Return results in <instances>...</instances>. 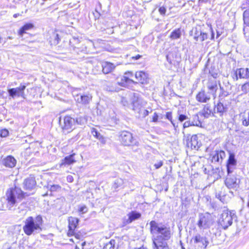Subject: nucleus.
Returning <instances> with one entry per match:
<instances>
[{"instance_id":"obj_1","label":"nucleus","mask_w":249,"mask_h":249,"mask_svg":"<svg viewBox=\"0 0 249 249\" xmlns=\"http://www.w3.org/2000/svg\"><path fill=\"white\" fill-rule=\"evenodd\" d=\"M150 232L153 235L152 242H166L171 237L170 228L152 220L150 222Z\"/></svg>"},{"instance_id":"obj_2","label":"nucleus","mask_w":249,"mask_h":249,"mask_svg":"<svg viewBox=\"0 0 249 249\" xmlns=\"http://www.w3.org/2000/svg\"><path fill=\"white\" fill-rule=\"evenodd\" d=\"M43 220L41 216L37 215L35 218L32 216L27 217L24 221L23 230L27 235L39 233L42 231Z\"/></svg>"},{"instance_id":"obj_3","label":"nucleus","mask_w":249,"mask_h":249,"mask_svg":"<svg viewBox=\"0 0 249 249\" xmlns=\"http://www.w3.org/2000/svg\"><path fill=\"white\" fill-rule=\"evenodd\" d=\"M29 195L27 193L23 192L19 187L15 186L14 188H11L6 193L7 204L5 206H8L7 208L10 210Z\"/></svg>"},{"instance_id":"obj_4","label":"nucleus","mask_w":249,"mask_h":249,"mask_svg":"<svg viewBox=\"0 0 249 249\" xmlns=\"http://www.w3.org/2000/svg\"><path fill=\"white\" fill-rule=\"evenodd\" d=\"M132 109L135 111L136 116L138 118H144L149 114V111L143 107L142 100L138 97V94L134 93L132 99Z\"/></svg>"},{"instance_id":"obj_5","label":"nucleus","mask_w":249,"mask_h":249,"mask_svg":"<svg viewBox=\"0 0 249 249\" xmlns=\"http://www.w3.org/2000/svg\"><path fill=\"white\" fill-rule=\"evenodd\" d=\"M233 216H235L234 213L227 210L224 211L221 214L218 223L223 229L226 230L232 224Z\"/></svg>"},{"instance_id":"obj_6","label":"nucleus","mask_w":249,"mask_h":249,"mask_svg":"<svg viewBox=\"0 0 249 249\" xmlns=\"http://www.w3.org/2000/svg\"><path fill=\"white\" fill-rule=\"evenodd\" d=\"M233 172H227V176L225 180V184L229 189L236 190L239 187L240 179L237 178Z\"/></svg>"},{"instance_id":"obj_7","label":"nucleus","mask_w":249,"mask_h":249,"mask_svg":"<svg viewBox=\"0 0 249 249\" xmlns=\"http://www.w3.org/2000/svg\"><path fill=\"white\" fill-rule=\"evenodd\" d=\"M120 141L125 146H129L136 144V140L133 138L132 134L127 131L120 132L119 136Z\"/></svg>"},{"instance_id":"obj_8","label":"nucleus","mask_w":249,"mask_h":249,"mask_svg":"<svg viewBox=\"0 0 249 249\" xmlns=\"http://www.w3.org/2000/svg\"><path fill=\"white\" fill-rule=\"evenodd\" d=\"M213 223L212 216L209 213H205L200 216L197 225L199 228L206 229L209 228Z\"/></svg>"},{"instance_id":"obj_9","label":"nucleus","mask_w":249,"mask_h":249,"mask_svg":"<svg viewBox=\"0 0 249 249\" xmlns=\"http://www.w3.org/2000/svg\"><path fill=\"white\" fill-rule=\"evenodd\" d=\"M192 240L194 241L195 249H205L209 244L206 238L200 234L196 235Z\"/></svg>"},{"instance_id":"obj_10","label":"nucleus","mask_w":249,"mask_h":249,"mask_svg":"<svg viewBox=\"0 0 249 249\" xmlns=\"http://www.w3.org/2000/svg\"><path fill=\"white\" fill-rule=\"evenodd\" d=\"M26 87L25 85H20L19 87L10 89L8 90V94L12 98H14L16 96H20L25 98L24 90Z\"/></svg>"},{"instance_id":"obj_11","label":"nucleus","mask_w":249,"mask_h":249,"mask_svg":"<svg viewBox=\"0 0 249 249\" xmlns=\"http://www.w3.org/2000/svg\"><path fill=\"white\" fill-rule=\"evenodd\" d=\"M69 231L68 235L69 236H72L75 233V230L77 227L79 219L74 217H69L68 218Z\"/></svg>"},{"instance_id":"obj_12","label":"nucleus","mask_w":249,"mask_h":249,"mask_svg":"<svg viewBox=\"0 0 249 249\" xmlns=\"http://www.w3.org/2000/svg\"><path fill=\"white\" fill-rule=\"evenodd\" d=\"M92 96L89 93L80 94L76 96L75 99L77 103L84 105H87L91 101Z\"/></svg>"},{"instance_id":"obj_13","label":"nucleus","mask_w":249,"mask_h":249,"mask_svg":"<svg viewBox=\"0 0 249 249\" xmlns=\"http://www.w3.org/2000/svg\"><path fill=\"white\" fill-rule=\"evenodd\" d=\"M24 188L27 190H32L36 186V182L35 177L33 175H30L26 178L23 182Z\"/></svg>"},{"instance_id":"obj_14","label":"nucleus","mask_w":249,"mask_h":249,"mask_svg":"<svg viewBox=\"0 0 249 249\" xmlns=\"http://www.w3.org/2000/svg\"><path fill=\"white\" fill-rule=\"evenodd\" d=\"M221 99H219L218 102L215 105L214 113L219 114L220 116H222L224 113L228 111V107L226 105H224Z\"/></svg>"},{"instance_id":"obj_15","label":"nucleus","mask_w":249,"mask_h":249,"mask_svg":"<svg viewBox=\"0 0 249 249\" xmlns=\"http://www.w3.org/2000/svg\"><path fill=\"white\" fill-rule=\"evenodd\" d=\"M201 145V142L198 141V137L196 135H193L189 141L187 143L188 147H190L192 149L197 150Z\"/></svg>"},{"instance_id":"obj_16","label":"nucleus","mask_w":249,"mask_h":249,"mask_svg":"<svg viewBox=\"0 0 249 249\" xmlns=\"http://www.w3.org/2000/svg\"><path fill=\"white\" fill-rule=\"evenodd\" d=\"M64 125L62 128L65 130H70L73 129V127L76 124L75 119L70 116H65L63 119Z\"/></svg>"},{"instance_id":"obj_17","label":"nucleus","mask_w":249,"mask_h":249,"mask_svg":"<svg viewBox=\"0 0 249 249\" xmlns=\"http://www.w3.org/2000/svg\"><path fill=\"white\" fill-rule=\"evenodd\" d=\"M211 98L210 93L206 92L202 90L199 91L196 95V100L200 103H208Z\"/></svg>"},{"instance_id":"obj_18","label":"nucleus","mask_w":249,"mask_h":249,"mask_svg":"<svg viewBox=\"0 0 249 249\" xmlns=\"http://www.w3.org/2000/svg\"><path fill=\"white\" fill-rule=\"evenodd\" d=\"M127 216L128 218L127 219H124L123 223L124 225H127L131 223L132 221L138 219L140 218L141 214L135 211H132L129 213Z\"/></svg>"},{"instance_id":"obj_19","label":"nucleus","mask_w":249,"mask_h":249,"mask_svg":"<svg viewBox=\"0 0 249 249\" xmlns=\"http://www.w3.org/2000/svg\"><path fill=\"white\" fill-rule=\"evenodd\" d=\"M236 164V160L235 159L234 154L233 153H230L227 163V172H233Z\"/></svg>"},{"instance_id":"obj_20","label":"nucleus","mask_w":249,"mask_h":249,"mask_svg":"<svg viewBox=\"0 0 249 249\" xmlns=\"http://www.w3.org/2000/svg\"><path fill=\"white\" fill-rule=\"evenodd\" d=\"M235 79L237 80L238 77L240 78L247 79L249 77V69L248 68L237 69L235 72Z\"/></svg>"},{"instance_id":"obj_21","label":"nucleus","mask_w":249,"mask_h":249,"mask_svg":"<svg viewBox=\"0 0 249 249\" xmlns=\"http://www.w3.org/2000/svg\"><path fill=\"white\" fill-rule=\"evenodd\" d=\"M136 79L138 82L142 84H144L147 83L148 74L143 71H137L135 74Z\"/></svg>"},{"instance_id":"obj_22","label":"nucleus","mask_w":249,"mask_h":249,"mask_svg":"<svg viewBox=\"0 0 249 249\" xmlns=\"http://www.w3.org/2000/svg\"><path fill=\"white\" fill-rule=\"evenodd\" d=\"M207 88L209 90L208 92L210 93V95H212L215 98L218 89L217 82L215 80L209 81L207 84Z\"/></svg>"},{"instance_id":"obj_23","label":"nucleus","mask_w":249,"mask_h":249,"mask_svg":"<svg viewBox=\"0 0 249 249\" xmlns=\"http://www.w3.org/2000/svg\"><path fill=\"white\" fill-rule=\"evenodd\" d=\"M226 84L227 85H226L225 89H224V87L221 86L220 83H219L220 89V93L219 96V99L222 100L230 94V91L231 90V87L229 82H227Z\"/></svg>"},{"instance_id":"obj_24","label":"nucleus","mask_w":249,"mask_h":249,"mask_svg":"<svg viewBox=\"0 0 249 249\" xmlns=\"http://www.w3.org/2000/svg\"><path fill=\"white\" fill-rule=\"evenodd\" d=\"M2 163L9 168L14 167L16 164V160L11 156H9L2 160Z\"/></svg>"},{"instance_id":"obj_25","label":"nucleus","mask_w":249,"mask_h":249,"mask_svg":"<svg viewBox=\"0 0 249 249\" xmlns=\"http://www.w3.org/2000/svg\"><path fill=\"white\" fill-rule=\"evenodd\" d=\"M212 113H213V112L211 106L209 104H207L204 105L202 111L199 112V115L206 118H208L210 116Z\"/></svg>"},{"instance_id":"obj_26","label":"nucleus","mask_w":249,"mask_h":249,"mask_svg":"<svg viewBox=\"0 0 249 249\" xmlns=\"http://www.w3.org/2000/svg\"><path fill=\"white\" fill-rule=\"evenodd\" d=\"M102 67L103 73L107 74L111 72L114 69L115 66L113 63L104 62L102 63Z\"/></svg>"},{"instance_id":"obj_27","label":"nucleus","mask_w":249,"mask_h":249,"mask_svg":"<svg viewBox=\"0 0 249 249\" xmlns=\"http://www.w3.org/2000/svg\"><path fill=\"white\" fill-rule=\"evenodd\" d=\"M153 249H170L166 242H152Z\"/></svg>"},{"instance_id":"obj_28","label":"nucleus","mask_w":249,"mask_h":249,"mask_svg":"<svg viewBox=\"0 0 249 249\" xmlns=\"http://www.w3.org/2000/svg\"><path fill=\"white\" fill-rule=\"evenodd\" d=\"M202 31L197 28H193L190 33V35L192 36L196 41H200V37L202 34Z\"/></svg>"},{"instance_id":"obj_29","label":"nucleus","mask_w":249,"mask_h":249,"mask_svg":"<svg viewBox=\"0 0 249 249\" xmlns=\"http://www.w3.org/2000/svg\"><path fill=\"white\" fill-rule=\"evenodd\" d=\"M225 157V153L224 151H217L213 155L212 160L215 162H219L220 160L222 159Z\"/></svg>"},{"instance_id":"obj_30","label":"nucleus","mask_w":249,"mask_h":249,"mask_svg":"<svg viewBox=\"0 0 249 249\" xmlns=\"http://www.w3.org/2000/svg\"><path fill=\"white\" fill-rule=\"evenodd\" d=\"M121 84L123 86H127L131 84H136L137 82L134 81L130 78H128L127 76L124 74V76L121 79Z\"/></svg>"},{"instance_id":"obj_31","label":"nucleus","mask_w":249,"mask_h":249,"mask_svg":"<svg viewBox=\"0 0 249 249\" xmlns=\"http://www.w3.org/2000/svg\"><path fill=\"white\" fill-rule=\"evenodd\" d=\"M91 133L94 137L99 140L102 143H106L105 139L96 128H92L91 130Z\"/></svg>"},{"instance_id":"obj_32","label":"nucleus","mask_w":249,"mask_h":249,"mask_svg":"<svg viewBox=\"0 0 249 249\" xmlns=\"http://www.w3.org/2000/svg\"><path fill=\"white\" fill-rule=\"evenodd\" d=\"M34 25L32 23H26L19 30L18 35L20 36H22L23 34L26 33V31L32 29Z\"/></svg>"},{"instance_id":"obj_33","label":"nucleus","mask_w":249,"mask_h":249,"mask_svg":"<svg viewBox=\"0 0 249 249\" xmlns=\"http://www.w3.org/2000/svg\"><path fill=\"white\" fill-rule=\"evenodd\" d=\"M181 36V30L180 28H178L171 33L170 37L173 40L179 38Z\"/></svg>"},{"instance_id":"obj_34","label":"nucleus","mask_w":249,"mask_h":249,"mask_svg":"<svg viewBox=\"0 0 249 249\" xmlns=\"http://www.w3.org/2000/svg\"><path fill=\"white\" fill-rule=\"evenodd\" d=\"M74 154H71L68 156L66 157L63 160L62 165H70L75 162L74 159Z\"/></svg>"},{"instance_id":"obj_35","label":"nucleus","mask_w":249,"mask_h":249,"mask_svg":"<svg viewBox=\"0 0 249 249\" xmlns=\"http://www.w3.org/2000/svg\"><path fill=\"white\" fill-rule=\"evenodd\" d=\"M116 241L111 239L108 243H107L103 249H118V246L116 245Z\"/></svg>"},{"instance_id":"obj_36","label":"nucleus","mask_w":249,"mask_h":249,"mask_svg":"<svg viewBox=\"0 0 249 249\" xmlns=\"http://www.w3.org/2000/svg\"><path fill=\"white\" fill-rule=\"evenodd\" d=\"M193 120L192 122L193 126H201V123L199 120L198 115H195L193 116Z\"/></svg>"},{"instance_id":"obj_37","label":"nucleus","mask_w":249,"mask_h":249,"mask_svg":"<svg viewBox=\"0 0 249 249\" xmlns=\"http://www.w3.org/2000/svg\"><path fill=\"white\" fill-rule=\"evenodd\" d=\"M243 20L244 23L249 26V9L244 12Z\"/></svg>"},{"instance_id":"obj_38","label":"nucleus","mask_w":249,"mask_h":249,"mask_svg":"<svg viewBox=\"0 0 249 249\" xmlns=\"http://www.w3.org/2000/svg\"><path fill=\"white\" fill-rule=\"evenodd\" d=\"M241 122L243 125L245 126H248L249 125V119L247 114L242 115Z\"/></svg>"},{"instance_id":"obj_39","label":"nucleus","mask_w":249,"mask_h":249,"mask_svg":"<svg viewBox=\"0 0 249 249\" xmlns=\"http://www.w3.org/2000/svg\"><path fill=\"white\" fill-rule=\"evenodd\" d=\"M123 183V181L121 178H118L116 179L114 182L113 187L116 189L118 188L119 187L121 186L122 184Z\"/></svg>"},{"instance_id":"obj_40","label":"nucleus","mask_w":249,"mask_h":249,"mask_svg":"<svg viewBox=\"0 0 249 249\" xmlns=\"http://www.w3.org/2000/svg\"><path fill=\"white\" fill-rule=\"evenodd\" d=\"M166 118L170 121L172 124L174 126V128L176 129L177 127H178L177 125H176V124L174 123V122L172 121V113L171 112H168L166 114Z\"/></svg>"},{"instance_id":"obj_41","label":"nucleus","mask_w":249,"mask_h":249,"mask_svg":"<svg viewBox=\"0 0 249 249\" xmlns=\"http://www.w3.org/2000/svg\"><path fill=\"white\" fill-rule=\"evenodd\" d=\"M61 187L58 185H50L49 190L51 192H55L59 190Z\"/></svg>"},{"instance_id":"obj_42","label":"nucleus","mask_w":249,"mask_h":249,"mask_svg":"<svg viewBox=\"0 0 249 249\" xmlns=\"http://www.w3.org/2000/svg\"><path fill=\"white\" fill-rule=\"evenodd\" d=\"M241 89H242V90L245 93L249 92V82H247L245 84H244L242 86Z\"/></svg>"},{"instance_id":"obj_43","label":"nucleus","mask_w":249,"mask_h":249,"mask_svg":"<svg viewBox=\"0 0 249 249\" xmlns=\"http://www.w3.org/2000/svg\"><path fill=\"white\" fill-rule=\"evenodd\" d=\"M75 120L76 124H83L85 122V119L83 117H80L78 118H77Z\"/></svg>"},{"instance_id":"obj_44","label":"nucleus","mask_w":249,"mask_h":249,"mask_svg":"<svg viewBox=\"0 0 249 249\" xmlns=\"http://www.w3.org/2000/svg\"><path fill=\"white\" fill-rule=\"evenodd\" d=\"M9 134V131L6 129H3L0 131V136L1 137H6Z\"/></svg>"},{"instance_id":"obj_45","label":"nucleus","mask_w":249,"mask_h":249,"mask_svg":"<svg viewBox=\"0 0 249 249\" xmlns=\"http://www.w3.org/2000/svg\"><path fill=\"white\" fill-rule=\"evenodd\" d=\"M178 120L180 122H182L184 121L187 120L188 119V117L184 114H179V111H178Z\"/></svg>"},{"instance_id":"obj_46","label":"nucleus","mask_w":249,"mask_h":249,"mask_svg":"<svg viewBox=\"0 0 249 249\" xmlns=\"http://www.w3.org/2000/svg\"><path fill=\"white\" fill-rule=\"evenodd\" d=\"M163 165V161L162 160L158 161L156 163L154 164V166L156 169H159Z\"/></svg>"},{"instance_id":"obj_47","label":"nucleus","mask_w":249,"mask_h":249,"mask_svg":"<svg viewBox=\"0 0 249 249\" xmlns=\"http://www.w3.org/2000/svg\"><path fill=\"white\" fill-rule=\"evenodd\" d=\"M208 38V35L206 33L202 32L201 36L200 37V41H203Z\"/></svg>"},{"instance_id":"obj_48","label":"nucleus","mask_w":249,"mask_h":249,"mask_svg":"<svg viewBox=\"0 0 249 249\" xmlns=\"http://www.w3.org/2000/svg\"><path fill=\"white\" fill-rule=\"evenodd\" d=\"M159 11L161 15H164L165 14L166 10L164 7L161 6L159 8Z\"/></svg>"},{"instance_id":"obj_49","label":"nucleus","mask_w":249,"mask_h":249,"mask_svg":"<svg viewBox=\"0 0 249 249\" xmlns=\"http://www.w3.org/2000/svg\"><path fill=\"white\" fill-rule=\"evenodd\" d=\"M193 125V124L192 123V122L190 121H186L184 124H183V127L184 128H186V127H188L190 126H192Z\"/></svg>"},{"instance_id":"obj_50","label":"nucleus","mask_w":249,"mask_h":249,"mask_svg":"<svg viewBox=\"0 0 249 249\" xmlns=\"http://www.w3.org/2000/svg\"><path fill=\"white\" fill-rule=\"evenodd\" d=\"M88 209L85 206H82L79 209V212H82V213H86Z\"/></svg>"},{"instance_id":"obj_51","label":"nucleus","mask_w":249,"mask_h":249,"mask_svg":"<svg viewBox=\"0 0 249 249\" xmlns=\"http://www.w3.org/2000/svg\"><path fill=\"white\" fill-rule=\"evenodd\" d=\"M158 117H159V116H158V114L156 112H155L154 114V116H153V118H152V121L153 122H157L158 120Z\"/></svg>"},{"instance_id":"obj_52","label":"nucleus","mask_w":249,"mask_h":249,"mask_svg":"<svg viewBox=\"0 0 249 249\" xmlns=\"http://www.w3.org/2000/svg\"><path fill=\"white\" fill-rule=\"evenodd\" d=\"M60 41V38L59 37V36L58 34H56L54 37V43L55 44H57Z\"/></svg>"},{"instance_id":"obj_53","label":"nucleus","mask_w":249,"mask_h":249,"mask_svg":"<svg viewBox=\"0 0 249 249\" xmlns=\"http://www.w3.org/2000/svg\"><path fill=\"white\" fill-rule=\"evenodd\" d=\"M8 208V206H4L2 204V202L0 201V210H6V209Z\"/></svg>"},{"instance_id":"obj_54","label":"nucleus","mask_w":249,"mask_h":249,"mask_svg":"<svg viewBox=\"0 0 249 249\" xmlns=\"http://www.w3.org/2000/svg\"><path fill=\"white\" fill-rule=\"evenodd\" d=\"M124 75L127 76L128 78L131 77L133 76V73L131 71H127L124 73Z\"/></svg>"},{"instance_id":"obj_55","label":"nucleus","mask_w":249,"mask_h":249,"mask_svg":"<svg viewBox=\"0 0 249 249\" xmlns=\"http://www.w3.org/2000/svg\"><path fill=\"white\" fill-rule=\"evenodd\" d=\"M141 57H142V55H141L140 54H137L135 56L132 57V58L133 59H135V60H138V59H140Z\"/></svg>"},{"instance_id":"obj_56","label":"nucleus","mask_w":249,"mask_h":249,"mask_svg":"<svg viewBox=\"0 0 249 249\" xmlns=\"http://www.w3.org/2000/svg\"><path fill=\"white\" fill-rule=\"evenodd\" d=\"M210 30L211 31V39H213L214 38V32L213 30L212 27H211Z\"/></svg>"},{"instance_id":"obj_57","label":"nucleus","mask_w":249,"mask_h":249,"mask_svg":"<svg viewBox=\"0 0 249 249\" xmlns=\"http://www.w3.org/2000/svg\"><path fill=\"white\" fill-rule=\"evenodd\" d=\"M221 35V32H220L219 31H217L216 32V37H219Z\"/></svg>"},{"instance_id":"obj_58","label":"nucleus","mask_w":249,"mask_h":249,"mask_svg":"<svg viewBox=\"0 0 249 249\" xmlns=\"http://www.w3.org/2000/svg\"><path fill=\"white\" fill-rule=\"evenodd\" d=\"M217 73H212L211 74V75L213 77V78H216V76H217Z\"/></svg>"},{"instance_id":"obj_59","label":"nucleus","mask_w":249,"mask_h":249,"mask_svg":"<svg viewBox=\"0 0 249 249\" xmlns=\"http://www.w3.org/2000/svg\"><path fill=\"white\" fill-rule=\"evenodd\" d=\"M71 178H72V177H71V176H70V177H68L67 178V179H69V180H71Z\"/></svg>"},{"instance_id":"obj_60","label":"nucleus","mask_w":249,"mask_h":249,"mask_svg":"<svg viewBox=\"0 0 249 249\" xmlns=\"http://www.w3.org/2000/svg\"><path fill=\"white\" fill-rule=\"evenodd\" d=\"M247 207H248L249 208V200H248V202Z\"/></svg>"},{"instance_id":"obj_61","label":"nucleus","mask_w":249,"mask_h":249,"mask_svg":"<svg viewBox=\"0 0 249 249\" xmlns=\"http://www.w3.org/2000/svg\"><path fill=\"white\" fill-rule=\"evenodd\" d=\"M74 249H80L77 246H76Z\"/></svg>"},{"instance_id":"obj_62","label":"nucleus","mask_w":249,"mask_h":249,"mask_svg":"<svg viewBox=\"0 0 249 249\" xmlns=\"http://www.w3.org/2000/svg\"><path fill=\"white\" fill-rule=\"evenodd\" d=\"M8 38H9V39H12L13 38H12V37H11V36H9V37H8Z\"/></svg>"},{"instance_id":"obj_63","label":"nucleus","mask_w":249,"mask_h":249,"mask_svg":"<svg viewBox=\"0 0 249 249\" xmlns=\"http://www.w3.org/2000/svg\"><path fill=\"white\" fill-rule=\"evenodd\" d=\"M166 58H167V59L168 60V55L166 56Z\"/></svg>"},{"instance_id":"obj_64","label":"nucleus","mask_w":249,"mask_h":249,"mask_svg":"<svg viewBox=\"0 0 249 249\" xmlns=\"http://www.w3.org/2000/svg\"><path fill=\"white\" fill-rule=\"evenodd\" d=\"M139 249H146V248H140Z\"/></svg>"}]
</instances>
